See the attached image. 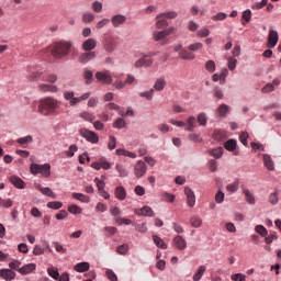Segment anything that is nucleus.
Listing matches in <instances>:
<instances>
[{"label":"nucleus","instance_id":"nucleus-1","mask_svg":"<svg viewBox=\"0 0 281 281\" xmlns=\"http://www.w3.org/2000/svg\"><path fill=\"white\" fill-rule=\"evenodd\" d=\"M58 109H60V101L53 97H46L40 101L37 111L41 115H58Z\"/></svg>","mask_w":281,"mask_h":281},{"label":"nucleus","instance_id":"nucleus-2","mask_svg":"<svg viewBox=\"0 0 281 281\" xmlns=\"http://www.w3.org/2000/svg\"><path fill=\"white\" fill-rule=\"evenodd\" d=\"M71 49V43L69 42H58L54 45L52 49V56L54 58H63L64 56H67L69 54V50Z\"/></svg>","mask_w":281,"mask_h":281},{"label":"nucleus","instance_id":"nucleus-3","mask_svg":"<svg viewBox=\"0 0 281 281\" xmlns=\"http://www.w3.org/2000/svg\"><path fill=\"white\" fill-rule=\"evenodd\" d=\"M89 98H91V92H86L80 97H76L75 91L64 92V99L69 101L70 106H76V104H80V102H85V100H89Z\"/></svg>","mask_w":281,"mask_h":281},{"label":"nucleus","instance_id":"nucleus-4","mask_svg":"<svg viewBox=\"0 0 281 281\" xmlns=\"http://www.w3.org/2000/svg\"><path fill=\"white\" fill-rule=\"evenodd\" d=\"M31 172L33 175H41L42 177L47 179L52 176V165H49V164H44V165L32 164Z\"/></svg>","mask_w":281,"mask_h":281},{"label":"nucleus","instance_id":"nucleus-5","mask_svg":"<svg viewBox=\"0 0 281 281\" xmlns=\"http://www.w3.org/2000/svg\"><path fill=\"white\" fill-rule=\"evenodd\" d=\"M95 78L102 85H112L113 83V76L109 70L98 71L95 74Z\"/></svg>","mask_w":281,"mask_h":281},{"label":"nucleus","instance_id":"nucleus-6","mask_svg":"<svg viewBox=\"0 0 281 281\" xmlns=\"http://www.w3.org/2000/svg\"><path fill=\"white\" fill-rule=\"evenodd\" d=\"M148 167L144 160H138L134 166V175L136 179H142L146 175Z\"/></svg>","mask_w":281,"mask_h":281},{"label":"nucleus","instance_id":"nucleus-7","mask_svg":"<svg viewBox=\"0 0 281 281\" xmlns=\"http://www.w3.org/2000/svg\"><path fill=\"white\" fill-rule=\"evenodd\" d=\"M80 135L91 144H98V142H100V137H98V134H95V132L89 130H81Z\"/></svg>","mask_w":281,"mask_h":281},{"label":"nucleus","instance_id":"nucleus-8","mask_svg":"<svg viewBox=\"0 0 281 281\" xmlns=\"http://www.w3.org/2000/svg\"><path fill=\"white\" fill-rule=\"evenodd\" d=\"M38 91L42 93H58L59 89L56 85H49V83H40L37 86Z\"/></svg>","mask_w":281,"mask_h":281},{"label":"nucleus","instance_id":"nucleus-9","mask_svg":"<svg viewBox=\"0 0 281 281\" xmlns=\"http://www.w3.org/2000/svg\"><path fill=\"white\" fill-rule=\"evenodd\" d=\"M95 52H89L86 50L81 55H79L78 63H81V65H87V63H90V60H93L95 58Z\"/></svg>","mask_w":281,"mask_h":281},{"label":"nucleus","instance_id":"nucleus-10","mask_svg":"<svg viewBox=\"0 0 281 281\" xmlns=\"http://www.w3.org/2000/svg\"><path fill=\"white\" fill-rule=\"evenodd\" d=\"M184 193L187 196V203H188L189 207H194V205H196V195H194V191H192V189L186 187Z\"/></svg>","mask_w":281,"mask_h":281},{"label":"nucleus","instance_id":"nucleus-11","mask_svg":"<svg viewBox=\"0 0 281 281\" xmlns=\"http://www.w3.org/2000/svg\"><path fill=\"white\" fill-rule=\"evenodd\" d=\"M134 214H136L137 216H149V217L155 216V212L148 205H145L142 209H135Z\"/></svg>","mask_w":281,"mask_h":281},{"label":"nucleus","instance_id":"nucleus-12","mask_svg":"<svg viewBox=\"0 0 281 281\" xmlns=\"http://www.w3.org/2000/svg\"><path fill=\"white\" fill-rule=\"evenodd\" d=\"M82 49L83 52H93L95 47H98V41L94 38H88L82 43Z\"/></svg>","mask_w":281,"mask_h":281},{"label":"nucleus","instance_id":"nucleus-13","mask_svg":"<svg viewBox=\"0 0 281 281\" xmlns=\"http://www.w3.org/2000/svg\"><path fill=\"white\" fill-rule=\"evenodd\" d=\"M278 31L270 30L268 35V47H270V49H273V47L278 45Z\"/></svg>","mask_w":281,"mask_h":281},{"label":"nucleus","instance_id":"nucleus-14","mask_svg":"<svg viewBox=\"0 0 281 281\" xmlns=\"http://www.w3.org/2000/svg\"><path fill=\"white\" fill-rule=\"evenodd\" d=\"M153 66V59H148V55H144L142 58L135 61L136 69H139V67H151Z\"/></svg>","mask_w":281,"mask_h":281},{"label":"nucleus","instance_id":"nucleus-15","mask_svg":"<svg viewBox=\"0 0 281 281\" xmlns=\"http://www.w3.org/2000/svg\"><path fill=\"white\" fill-rule=\"evenodd\" d=\"M111 23L113 27H120V25H124L126 23V15H123V14L113 15L111 19Z\"/></svg>","mask_w":281,"mask_h":281},{"label":"nucleus","instance_id":"nucleus-16","mask_svg":"<svg viewBox=\"0 0 281 281\" xmlns=\"http://www.w3.org/2000/svg\"><path fill=\"white\" fill-rule=\"evenodd\" d=\"M10 183L14 186V188H18L19 190H23L25 188V181L21 179L19 176H11L9 178Z\"/></svg>","mask_w":281,"mask_h":281},{"label":"nucleus","instance_id":"nucleus-17","mask_svg":"<svg viewBox=\"0 0 281 281\" xmlns=\"http://www.w3.org/2000/svg\"><path fill=\"white\" fill-rule=\"evenodd\" d=\"M18 271L21 273V276H29V273L36 271V263H27L24 267L18 269Z\"/></svg>","mask_w":281,"mask_h":281},{"label":"nucleus","instance_id":"nucleus-18","mask_svg":"<svg viewBox=\"0 0 281 281\" xmlns=\"http://www.w3.org/2000/svg\"><path fill=\"white\" fill-rule=\"evenodd\" d=\"M173 245L180 251H183V249H186V247H188V243L186 241V239H183V237H181L179 235L173 238Z\"/></svg>","mask_w":281,"mask_h":281},{"label":"nucleus","instance_id":"nucleus-19","mask_svg":"<svg viewBox=\"0 0 281 281\" xmlns=\"http://www.w3.org/2000/svg\"><path fill=\"white\" fill-rule=\"evenodd\" d=\"M227 113H229V105L223 103L216 110L217 117L225 119L227 117Z\"/></svg>","mask_w":281,"mask_h":281},{"label":"nucleus","instance_id":"nucleus-20","mask_svg":"<svg viewBox=\"0 0 281 281\" xmlns=\"http://www.w3.org/2000/svg\"><path fill=\"white\" fill-rule=\"evenodd\" d=\"M114 196L119 201H125L126 200V189H124V187H122V186L116 187L114 190Z\"/></svg>","mask_w":281,"mask_h":281},{"label":"nucleus","instance_id":"nucleus-21","mask_svg":"<svg viewBox=\"0 0 281 281\" xmlns=\"http://www.w3.org/2000/svg\"><path fill=\"white\" fill-rule=\"evenodd\" d=\"M0 278H3V280H14L16 278V273L10 269H1Z\"/></svg>","mask_w":281,"mask_h":281},{"label":"nucleus","instance_id":"nucleus-22","mask_svg":"<svg viewBox=\"0 0 281 281\" xmlns=\"http://www.w3.org/2000/svg\"><path fill=\"white\" fill-rule=\"evenodd\" d=\"M263 165L267 168V170H276V165L273 164V159H271V156L268 154H263Z\"/></svg>","mask_w":281,"mask_h":281},{"label":"nucleus","instance_id":"nucleus-23","mask_svg":"<svg viewBox=\"0 0 281 281\" xmlns=\"http://www.w3.org/2000/svg\"><path fill=\"white\" fill-rule=\"evenodd\" d=\"M34 142V138L32 135H27L25 137H21L16 139V143L22 147V148H27L29 144H32Z\"/></svg>","mask_w":281,"mask_h":281},{"label":"nucleus","instance_id":"nucleus-24","mask_svg":"<svg viewBox=\"0 0 281 281\" xmlns=\"http://www.w3.org/2000/svg\"><path fill=\"white\" fill-rule=\"evenodd\" d=\"M36 190H40V192H42V194H44L45 196H50V199H56V193L52 191V189L49 188H44L40 184L36 187Z\"/></svg>","mask_w":281,"mask_h":281},{"label":"nucleus","instance_id":"nucleus-25","mask_svg":"<svg viewBox=\"0 0 281 281\" xmlns=\"http://www.w3.org/2000/svg\"><path fill=\"white\" fill-rule=\"evenodd\" d=\"M116 155H119V157H130L131 159H136L137 158V154L133 153V151H128L126 149H116Z\"/></svg>","mask_w":281,"mask_h":281},{"label":"nucleus","instance_id":"nucleus-26","mask_svg":"<svg viewBox=\"0 0 281 281\" xmlns=\"http://www.w3.org/2000/svg\"><path fill=\"white\" fill-rule=\"evenodd\" d=\"M178 56L182 60H194V58H196V56L194 54H192L186 49L180 50Z\"/></svg>","mask_w":281,"mask_h":281},{"label":"nucleus","instance_id":"nucleus-27","mask_svg":"<svg viewBox=\"0 0 281 281\" xmlns=\"http://www.w3.org/2000/svg\"><path fill=\"white\" fill-rule=\"evenodd\" d=\"M71 196L72 199H76V201H80L81 203H90L91 201V198H89V195H85L82 193L74 192Z\"/></svg>","mask_w":281,"mask_h":281},{"label":"nucleus","instance_id":"nucleus-28","mask_svg":"<svg viewBox=\"0 0 281 281\" xmlns=\"http://www.w3.org/2000/svg\"><path fill=\"white\" fill-rule=\"evenodd\" d=\"M194 128H196V119L194 116H189L187 120L186 131H189V133H192Z\"/></svg>","mask_w":281,"mask_h":281},{"label":"nucleus","instance_id":"nucleus-29","mask_svg":"<svg viewBox=\"0 0 281 281\" xmlns=\"http://www.w3.org/2000/svg\"><path fill=\"white\" fill-rule=\"evenodd\" d=\"M243 193L245 194V199L249 203V205H256V198H254V194H251V191H249V189H243Z\"/></svg>","mask_w":281,"mask_h":281},{"label":"nucleus","instance_id":"nucleus-30","mask_svg":"<svg viewBox=\"0 0 281 281\" xmlns=\"http://www.w3.org/2000/svg\"><path fill=\"white\" fill-rule=\"evenodd\" d=\"M89 262H79L75 266V271L78 273H85V271H89Z\"/></svg>","mask_w":281,"mask_h":281},{"label":"nucleus","instance_id":"nucleus-31","mask_svg":"<svg viewBox=\"0 0 281 281\" xmlns=\"http://www.w3.org/2000/svg\"><path fill=\"white\" fill-rule=\"evenodd\" d=\"M154 89L156 91H164L166 89V79L165 78H158L154 85Z\"/></svg>","mask_w":281,"mask_h":281},{"label":"nucleus","instance_id":"nucleus-32","mask_svg":"<svg viewBox=\"0 0 281 281\" xmlns=\"http://www.w3.org/2000/svg\"><path fill=\"white\" fill-rule=\"evenodd\" d=\"M153 240L156 247H158L159 249H168V245H166V243H164V239H161L159 236L154 235Z\"/></svg>","mask_w":281,"mask_h":281},{"label":"nucleus","instance_id":"nucleus-33","mask_svg":"<svg viewBox=\"0 0 281 281\" xmlns=\"http://www.w3.org/2000/svg\"><path fill=\"white\" fill-rule=\"evenodd\" d=\"M236 139H228L225 144H224V148L226 150H228V153H234V150H236Z\"/></svg>","mask_w":281,"mask_h":281},{"label":"nucleus","instance_id":"nucleus-34","mask_svg":"<svg viewBox=\"0 0 281 281\" xmlns=\"http://www.w3.org/2000/svg\"><path fill=\"white\" fill-rule=\"evenodd\" d=\"M209 155H211V157H214V159H221V157H223V147L210 149Z\"/></svg>","mask_w":281,"mask_h":281},{"label":"nucleus","instance_id":"nucleus-35","mask_svg":"<svg viewBox=\"0 0 281 281\" xmlns=\"http://www.w3.org/2000/svg\"><path fill=\"white\" fill-rule=\"evenodd\" d=\"M178 13L177 11H169L165 13H159L156 19H177Z\"/></svg>","mask_w":281,"mask_h":281},{"label":"nucleus","instance_id":"nucleus-36","mask_svg":"<svg viewBox=\"0 0 281 281\" xmlns=\"http://www.w3.org/2000/svg\"><path fill=\"white\" fill-rule=\"evenodd\" d=\"M205 266H200L198 271L193 274V281H200L203 278V273L206 271Z\"/></svg>","mask_w":281,"mask_h":281},{"label":"nucleus","instance_id":"nucleus-37","mask_svg":"<svg viewBox=\"0 0 281 281\" xmlns=\"http://www.w3.org/2000/svg\"><path fill=\"white\" fill-rule=\"evenodd\" d=\"M42 80L44 82H49L50 85H54L56 83V81L58 80V76L56 74H48V75H45Z\"/></svg>","mask_w":281,"mask_h":281},{"label":"nucleus","instance_id":"nucleus-38","mask_svg":"<svg viewBox=\"0 0 281 281\" xmlns=\"http://www.w3.org/2000/svg\"><path fill=\"white\" fill-rule=\"evenodd\" d=\"M82 23H93V21L95 20V15H93V13L91 12H86L82 14Z\"/></svg>","mask_w":281,"mask_h":281},{"label":"nucleus","instance_id":"nucleus-39","mask_svg":"<svg viewBox=\"0 0 281 281\" xmlns=\"http://www.w3.org/2000/svg\"><path fill=\"white\" fill-rule=\"evenodd\" d=\"M47 273L53 280H59L60 279V272H58V269L56 268H48Z\"/></svg>","mask_w":281,"mask_h":281},{"label":"nucleus","instance_id":"nucleus-40","mask_svg":"<svg viewBox=\"0 0 281 281\" xmlns=\"http://www.w3.org/2000/svg\"><path fill=\"white\" fill-rule=\"evenodd\" d=\"M79 117H81L86 122H93V120H95V115H93V114H91L89 112H81L79 114Z\"/></svg>","mask_w":281,"mask_h":281},{"label":"nucleus","instance_id":"nucleus-41","mask_svg":"<svg viewBox=\"0 0 281 281\" xmlns=\"http://www.w3.org/2000/svg\"><path fill=\"white\" fill-rule=\"evenodd\" d=\"M166 36V31H155L153 34L154 41H164Z\"/></svg>","mask_w":281,"mask_h":281},{"label":"nucleus","instance_id":"nucleus-42","mask_svg":"<svg viewBox=\"0 0 281 281\" xmlns=\"http://www.w3.org/2000/svg\"><path fill=\"white\" fill-rule=\"evenodd\" d=\"M255 232L257 234H259V236H262L263 238L267 237V234H269V232L267 231V228L262 225H257L255 227Z\"/></svg>","mask_w":281,"mask_h":281},{"label":"nucleus","instance_id":"nucleus-43","mask_svg":"<svg viewBox=\"0 0 281 281\" xmlns=\"http://www.w3.org/2000/svg\"><path fill=\"white\" fill-rule=\"evenodd\" d=\"M198 123L200 126H207V115L204 112L198 115Z\"/></svg>","mask_w":281,"mask_h":281},{"label":"nucleus","instance_id":"nucleus-44","mask_svg":"<svg viewBox=\"0 0 281 281\" xmlns=\"http://www.w3.org/2000/svg\"><path fill=\"white\" fill-rule=\"evenodd\" d=\"M12 205H14V202L11 199L4 200L3 198H0V207L10 209Z\"/></svg>","mask_w":281,"mask_h":281},{"label":"nucleus","instance_id":"nucleus-45","mask_svg":"<svg viewBox=\"0 0 281 281\" xmlns=\"http://www.w3.org/2000/svg\"><path fill=\"white\" fill-rule=\"evenodd\" d=\"M206 71H210L211 74H214L216 71V64L214 60H207L205 64Z\"/></svg>","mask_w":281,"mask_h":281},{"label":"nucleus","instance_id":"nucleus-46","mask_svg":"<svg viewBox=\"0 0 281 281\" xmlns=\"http://www.w3.org/2000/svg\"><path fill=\"white\" fill-rule=\"evenodd\" d=\"M116 252L120 254L121 256H126L128 254V245L123 244L116 248Z\"/></svg>","mask_w":281,"mask_h":281},{"label":"nucleus","instance_id":"nucleus-47","mask_svg":"<svg viewBox=\"0 0 281 281\" xmlns=\"http://www.w3.org/2000/svg\"><path fill=\"white\" fill-rule=\"evenodd\" d=\"M70 214H82V209L76 204H72L68 207Z\"/></svg>","mask_w":281,"mask_h":281},{"label":"nucleus","instance_id":"nucleus-48","mask_svg":"<svg viewBox=\"0 0 281 281\" xmlns=\"http://www.w3.org/2000/svg\"><path fill=\"white\" fill-rule=\"evenodd\" d=\"M105 52H114L115 50V42L112 40H108L104 44Z\"/></svg>","mask_w":281,"mask_h":281},{"label":"nucleus","instance_id":"nucleus-49","mask_svg":"<svg viewBox=\"0 0 281 281\" xmlns=\"http://www.w3.org/2000/svg\"><path fill=\"white\" fill-rule=\"evenodd\" d=\"M124 126H126V121L122 117L117 119L113 124V127L119 130L124 128Z\"/></svg>","mask_w":281,"mask_h":281},{"label":"nucleus","instance_id":"nucleus-50","mask_svg":"<svg viewBox=\"0 0 281 281\" xmlns=\"http://www.w3.org/2000/svg\"><path fill=\"white\" fill-rule=\"evenodd\" d=\"M213 137L214 139H216L217 142H221L222 139H225V132H223L222 130H216L213 133Z\"/></svg>","mask_w":281,"mask_h":281},{"label":"nucleus","instance_id":"nucleus-51","mask_svg":"<svg viewBox=\"0 0 281 281\" xmlns=\"http://www.w3.org/2000/svg\"><path fill=\"white\" fill-rule=\"evenodd\" d=\"M158 21L156 22V27L157 30H162V27H168V20L161 18L157 19Z\"/></svg>","mask_w":281,"mask_h":281},{"label":"nucleus","instance_id":"nucleus-52","mask_svg":"<svg viewBox=\"0 0 281 281\" xmlns=\"http://www.w3.org/2000/svg\"><path fill=\"white\" fill-rule=\"evenodd\" d=\"M267 3H269V0H261V2H255L251 8L252 10H262V8H265V5H267Z\"/></svg>","mask_w":281,"mask_h":281},{"label":"nucleus","instance_id":"nucleus-53","mask_svg":"<svg viewBox=\"0 0 281 281\" xmlns=\"http://www.w3.org/2000/svg\"><path fill=\"white\" fill-rule=\"evenodd\" d=\"M83 78L86 79V85H91V80H93V71L85 70Z\"/></svg>","mask_w":281,"mask_h":281},{"label":"nucleus","instance_id":"nucleus-54","mask_svg":"<svg viewBox=\"0 0 281 281\" xmlns=\"http://www.w3.org/2000/svg\"><path fill=\"white\" fill-rule=\"evenodd\" d=\"M116 170H117L120 177H122V178L128 177V170H126V168H124V166L116 165Z\"/></svg>","mask_w":281,"mask_h":281},{"label":"nucleus","instance_id":"nucleus-55","mask_svg":"<svg viewBox=\"0 0 281 281\" xmlns=\"http://www.w3.org/2000/svg\"><path fill=\"white\" fill-rule=\"evenodd\" d=\"M189 52H199V49H203V44L198 42L188 46Z\"/></svg>","mask_w":281,"mask_h":281},{"label":"nucleus","instance_id":"nucleus-56","mask_svg":"<svg viewBox=\"0 0 281 281\" xmlns=\"http://www.w3.org/2000/svg\"><path fill=\"white\" fill-rule=\"evenodd\" d=\"M115 146H117V138H115V136H110V140L108 143L109 150H115Z\"/></svg>","mask_w":281,"mask_h":281},{"label":"nucleus","instance_id":"nucleus-57","mask_svg":"<svg viewBox=\"0 0 281 281\" xmlns=\"http://www.w3.org/2000/svg\"><path fill=\"white\" fill-rule=\"evenodd\" d=\"M190 223L192 227H201V225L203 224V222L201 221V217L199 216L191 217Z\"/></svg>","mask_w":281,"mask_h":281},{"label":"nucleus","instance_id":"nucleus-58","mask_svg":"<svg viewBox=\"0 0 281 281\" xmlns=\"http://www.w3.org/2000/svg\"><path fill=\"white\" fill-rule=\"evenodd\" d=\"M227 192H237L238 191V180H235L233 183L226 186Z\"/></svg>","mask_w":281,"mask_h":281},{"label":"nucleus","instance_id":"nucleus-59","mask_svg":"<svg viewBox=\"0 0 281 281\" xmlns=\"http://www.w3.org/2000/svg\"><path fill=\"white\" fill-rule=\"evenodd\" d=\"M109 23H111V20L104 18L95 24V27L97 30H102V27L109 25Z\"/></svg>","mask_w":281,"mask_h":281},{"label":"nucleus","instance_id":"nucleus-60","mask_svg":"<svg viewBox=\"0 0 281 281\" xmlns=\"http://www.w3.org/2000/svg\"><path fill=\"white\" fill-rule=\"evenodd\" d=\"M105 276H106L108 280H110V281H117V274H115V272H113V270H111V269H108L105 271Z\"/></svg>","mask_w":281,"mask_h":281},{"label":"nucleus","instance_id":"nucleus-61","mask_svg":"<svg viewBox=\"0 0 281 281\" xmlns=\"http://www.w3.org/2000/svg\"><path fill=\"white\" fill-rule=\"evenodd\" d=\"M272 91H276V87L273 83H267L262 89L261 93H271Z\"/></svg>","mask_w":281,"mask_h":281},{"label":"nucleus","instance_id":"nucleus-62","mask_svg":"<svg viewBox=\"0 0 281 281\" xmlns=\"http://www.w3.org/2000/svg\"><path fill=\"white\" fill-rule=\"evenodd\" d=\"M47 207H49L50 210H60V207H63V203L61 202H48L47 203Z\"/></svg>","mask_w":281,"mask_h":281},{"label":"nucleus","instance_id":"nucleus-63","mask_svg":"<svg viewBox=\"0 0 281 281\" xmlns=\"http://www.w3.org/2000/svg\"><path fill=\"white\" fill-rule=\"evenodd\" d=\"M164 201H167L168 203H175V194H170L168 192L162 193Z\"/></svg>","mask_w":281,"mask_h":281},{"label":"nucleus","instance_id":"nucleus-64","mask_svg":"<svg viewBox=\"0 0 281 281\" xmlns=\"http://www.w3.org/2000/svg\"><path fill=\"white\" fill-rule=\"evenodd\" d=\"M245 278H246V276L245 274H243V273H236V274H232V277H231V279L233 280V281H245Z\"/></svg>","mask_w":281,"mask_h":281}]
</instances>
